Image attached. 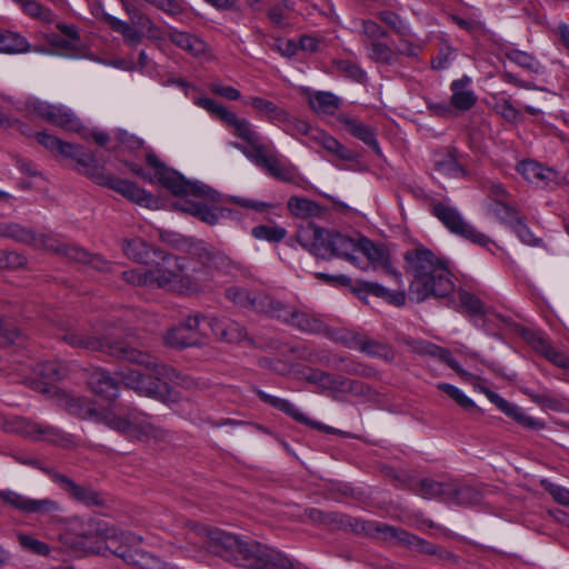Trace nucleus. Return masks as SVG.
Here are the masks:
<instances>
[{
    "instance_id": "14",
    "label": "nucleus",
    "mask_w": 569,
    "mask_h": 569,
    "mask_svg": "<svg viewBox=\"0 0 569 569\" xmlns=\"http://www.w3.org/2000/svg\"><path fill=\"white\" fill-rule=\"evenodd\" d=\"M0 497L8 505L26 513L54 516L61 511L60 505L49 498L32 499L14 491H3L0 493Z\"/></svg>"
},
{
    "instance_id": "33",
    "label": "nucleus",
    "mask_w": 569,
    "mask_h": 569,
    "mask_svg": "<svg viewBox=\"0 0 569 569\" xmlns=\"http://www.w3.org/2000/svg\"><path fill=\"white\" fill-rule=\"evenodd\" d=\"M482 188L492 197L497 204V213L505 217H513L515 209L506 202L509 193L506 188L498 181L486 180L482 183Z\"/></svg>"
},
{
    "instance_id": "27",
    "label": "nucleus",
    "mask_w": 569,
    "mask_h": 569,
    "mask_svg": "<svg viewBox=\"0 0 569 569\" xmlns=\"http://www.w3.org/2000/svg\"><path fill=\"white\" fill-rule=\"evenodd\" d=\"M517 171L530 183L548 184L556 178V171L545 168L533 160H525L517 167Z\"/></svg>"
},
{
    "instance_id": "28",
    "label": "nucleus",
    "mask_w": 569,
    "mask_h": 569,
    "mask_svg": "<svg viewBox=\"0 0 569 569\" xmlns=\"http://www.w3.org/2000/svg\"><path fill=\"white\" fill-rule=\"evenodd\" d=\"M168 37L177 47L181 48L193 57L203 56L209 50L207 43L202 39L188 32L171 30Z\"/></svg>"
},
{
    "instance_id": "47",
    "label": "nucleus",
    "mask_w": 569,
    "mask_h": 569,
    "mask_svg": "<svg viewBox=\"0 0 569 569\" xmlns=\"http://www.w3.org/2000/svg\"><path fill=\"white\" fill-rule=\"evenodd\" d=\"M368 387H366L362 382L356 380L345 379L342 377H335L333 387H331L330 392L345 393L350 392L353 395H367Z\"/></svg>"
},
{
    "instance_id": "62",
    "label": "nucleus",
    "mask_w": 569,
    "mask_h": 569,
    "mask_svg": "<svg viewBox=\"0 0 569 569\" xmlns=\"http://www.w3.org/2000/svg\"><path fill=\"white\" fill-rule=\"evenodd\" d=\"M541 483L558 503L569 507V489L548 480H542Z\"/></svg>"
},
{
    "instance_id": "4",
    "label": "nucleus",
    "mask_w": 569,
    "mask_h": 569,
    "mask_svg": "<svg viewBox=\"0 0 569 569\" xmlns=\"http://www.w3.org/2000/svg\"><path fill=\"white\" fill-rule=\"evenodd\" d=\"M66 408L72 416L102 422L109 428L137 440L163 442L168 438L164 430L152 425L146 415L137 411H131L127 418H122L117 412L116 407L98 410L89 399L74 397L66 401Z\"/></svg>"
},
{
    "instance_id": "20",
    "label": "nucleus",
    "mask_w": 569,
    "mask_h": 569,
    "mask_svg": "<svg viewBox=\"0 0 569 569\" xmlns=\"http://www.w3.org/2000/svg\"><path fill=\"white\" fill-rule=\"evenodd\" d=\"M226 297L239 307L267 315H269L271 310L270 302L274 301V299L268 296H256L240 287L228 288L226 290Z\"/></svg>"
},
{
    "instance_id": "41",
    "label": "nucleus",
    "mask_w": 569,
    "mask_h": 569,
    "mask_svg": "<svg viewBox=\"0 0 569 569\" xmlns=\"http://www.w3.org/2000/svg\"><path fill=\"white\" fill-rule=\"evenodd\" d=\"M288 209L292 214L301 218L319 217L322 212L318 203L299 197H291L289 199Z\"/></svg>"
},
{
    "instance_id": "15",
    "label": "nucleus",
    "mask_w": 569,
    "mask_h": 569,
    "mask_svg": "<svg viewBox=\"0 0 569 569\" xmlns=\"http://www.w3.org/2000/svg\"><path fill=\"white\" fill-rule=\"evenodd\" d=\"M224 116L227 118L224 124L229 128L232 134L248 144V147H244L239 143H234L237 149H239L248 159L251 152L261 151V148L264 144L261 142L260 136L253 130L249 120L246 118H239L234 112Z\"/></svg>"
},
{
    "instance_id": "10",
    "label": "nucleus",
    "mask_w": 569,
    "mask_h": 569,
    "mask_svg": "<svg viewBox=\"0 0 569 569\" xmlns=\"http://www.w3.org/2000/svg\"><path fill=\"white\" fill-rule=\"evenodd\" d=\"M27 111L36 118L43 119L54 126H58L64 130L79 131L80 121L77 116L62 104H50L48 102L31 99L26 103Z\"/></svg>"
},
{
    "instance_id": "11",
    "label": "nucleus",
    "mask_w": 569,
    "mask_h": 569,
    "mask_svg": "<svg viewBox=\"0 0 569 569\" xmlns=\"http://www.w3.org/2000/svg\"><path fill=\"white\" fill-rule=\"evenodd\" d=\"M271 303L269 316L274 317L298 330L309 333H318L323 329V323L315 316L297 310L292 307L284 306L282 302L274 300Z\"/></svg>"
},
{
    "instance_id": "57",
    "label": "nucleus",
    "mask_w": 569,
    "mask_h": 569,
    "mask_svg": "<svg viewBox=\"0 0 569 569\" xmlns=\"http://www.w3.org/2000/svg\"><path fill=\"white\" fill-rule=\"evenodd\" d=\"M460 306L471 315H480L483 311L481 301L472 293L460 290L458 292Z\"/></svg>"
},
{
    "instance_id": "56",
    "label": "nucleus",
    "mask_w": 569,
    "mask_h": 569,
    "mask_svg": "<svg viewBox=\"0 0 569 569\" xmlns=\"http://www.w3.org/2000/svg\"><path fill=\"white\" fill-rule=\"evenodd\" d=\"M22 9L27 14H29L32 18L40 19L44 22H52L53 17L49 9L43 8L40 3L33 0H26L22 1Z\"/></svg>"
},
{
    "instance_id": "32",
    "label": "nucleus",
    "mask_w": 569,
    "mask_h": 569,
    "mask_svg": "<svg viewBox=\"0 0 569 569\" xmlns=\"http://www.w3.org/2000/svg\"><path fill=\"white\" fill-rule=\"evenodd\" d=\"M60 485L62 489L69 493L70 497L86 506H98L102 502L96 491L87 487H81L73 482L71 479L61 477Z\"/></svg>"
},
{
    "instance_id": "48",
    "label": "nucleus",
    "mask_w": 569,
    "mask_h": 569,
    "mask_svg": "<svg viewBox=\"0 0 569 569\" xmlns=\"http://www.w3.org/2000/svg\"><path fill=\"white\" fill-rule=\"evenodd\" d=\"M360 351L372 357L385 359L387 361L395 359V352L389 346L375 340L363 339Z\"/></svg>"
},
{
    "instance_id": "26",
    "label": "nucleus",
    "mask_w": 569,
    "mask_h": 569,
    "mask_svg": "<svg viewBox=\"0 0 569 569\" xmlns=\"http://www.w3.org/2000/svg\"><path fill=\"white\" fill-rule=\"evenodd\" d=\"M88 383L94 393L108 400H112L118 396V382L103 369H96L91 373Z\"/></svg>"
},
{
    "instance_id": "21",
    "label": "nucleus",
    "mask_w": 569,
    "mask_h": 569,
    "mask_svg": "<svg viewBox=\"0 0 569 569\" xmlns=\"http://www.w3.org/2000/svg\"><path fill=\"white\" fill-rule=\"evenodd\" d=\"M357 253H362L369 261L367 266H359L361 269H367L369 264H372L375 268L381 266L397 282H401V274L391 268L383 250L377 247L369 239L363 237L359 238Z\"/></svg>"
},
{
    "instance_id": "9",
    "label": "nucleus",
    "mask_w": 569,
    "mask_h": 569,
    "mask_svg": "<svg viewBox=\"0 0 569 569\" xmlns=\"http://www.w3.org/2000/svg\"><path fill=\"white\" fill-rule=\"evenodd\" d=\"M432 212L452 233L463 237L481 247H487L492 243V240L488 236L478 231L465 220L456 208L445 203H437L433 206Z\"/></svg>"
},
{
    "instance_id": "13",
    "label": "nucleus",
    "mask_w": 569,
    "mask_h": 569,
    "mask_svg": "<svg viewBox=\"0 0 569 569\" xmlns=\"http://www.w3.org/2000/svg\"><path fill=\"white\" fill-rule=\"evenodd\" d=\"M378 530L385 533L386 538L393 539L400 543L407 545L413 550L426 555H436L445 561H456V557L451 552L438 548L437 546L429 543L426 540L418 538L402 529L391 526H382L379 527Z\"/></svg>"
},
{
    "instance_id": "18",
    "label": "nucleus",
    "mask_w": 569,
    "mask_h": 569,
    "mask_svg": "<svg viewBox=\"0 0 569 569\" xmlns=\"http://www.w3.org/2000/svg\"><path fill=\"white\" fill-rule=\"evenodd\" d=\"M328 236L329 230H323L313 223H308L299 229L297 238L299 243L312 254L327 258Z\"/></svg>"
},
{
    "instance_id": "34",
    "label": "nucleus",
    "mask_w": 569,
    "mask_h": 569,
    "mask_svg": "<svg viewBox=\"0 0 569 569\" xmlns=\"http://www.w3.org/2000/svg\"><path fill=\"white\" fill-rule=\"evenodd\" d=\"M308 101L315 112L322 114H332L341 106L340 98L327 91H317L309 94Z\"/></svg>"
},
{
    "instance_id": "49",
    "label": "nucleus",
    "mask_w": 569,
    "mask_h": 569,
    "mask_svg": "<svg viewBox=\"0 0 569 569\" xmlns=\"http://www.w3.org/2000/svg\"><path fill=\"white\" fill-rule=\"evenodd\" d=\"M503 219L511 223L513 231L525 244H539L540 240L536 238L530 229L523 223V221L516 216V212L513 213V217H505Z\"/></svg>"
},
{
    "instance_id": "52",
    "label": "nucleus",
    "mask_w": 569,
    "mask_h": 569,
    "mask_svg": "<svg viewBox=\"0 0 569 569\" xmlns=\"http://www.w3.org/2000/svg\"><path fill=\"white\" fill-rule=\"evenodd\" d=\"M127 199L136 202L142 207L149 208V209H157L158 208V200L154 199L150 193H148L146 190L139 188L136 183H131V188L129 189V193L127 196Z\"/></svg>"
},
{
    "instance_id": "8",
    "label": "nucleus",
    "mask_w": 569,
    "mask_h": 569,
    "mask_svg": "<svg viewBox=\"0 0 569 569\" xmlns=\"http://www.w3.org/2000/svg\"><path fill=\"white\" fill-rule=\"evenodd\" d=\"M140 541L141 538L131 532H121L119 537H107V548L127 563L140 569H179L177 566L167 563L144 550L136 549L134 547Z\"/></svg>"
},
{
    "instance_id": "5",
    "label": "nucleus",
    "mask_w": 569,
    "mask_h": 569,
    "mask_svg": "<svg viewBox=\"0 0 569 569\" xmlns=\"http://www.w3.org/2000/svg\"><path fill=\"white\" fill-rule=\"evenodd\" d=\"M123 279L134 286L157 287L167 290L183 291L191 287V280L184 272L183 259L166 254L149 270H129L122 272Z\"/></svg>"
},
{
    "instance_id": "46",
    "label": "nucleus",
    "mask_w": 569,
    "mask_h": 569,
    "mask_svg": "<svg viewBox=\"0 0 569 569\" xmlns=\"http://www.w3.org/2000/svg\"><path fill=\"white\" fill-rule=\"evenodd\" d=\"M17 539L21 548L27 552L38 556H47L50 552V548L47 543L31 535L19 532L17 533Z\"/></svg>"
},
{
    "instance_id": "1",
    "label": "nucleus",
    "mask_w": 569,
    "mask_h": 569,
    "mask_svg": "<svg viewBox=\"0 0 569 569\" xmlns=\"http://www.w3.org/2000/svg\"><path fill=\"white\" fill-rule=\"evenodd\" d=\"M61 339L73 348L89 351H101L120 360L143 366L150 371L144 375L134 369H124L117 372L122 385L140 396L163 400L168 393V382L182 387H190L191 380L179 373L174 368L159 363L147 352H142L122 341H111L109 336H92L77 328H69Z\"/></svg>"
},
{
    "instance_id": "19",
    "label": "nucleus",
    "mask_w": 569,
    "mask_h": 569,
    "mask_svg": "<svg viewBox=\"0 0 569 569\" xmlns=\"http://www.w3.org/2000/svg\"><path fill=\"white\" fill-rule=\"evenodd\" d=\"M359 238V234L351 237L340 232L329 231L327 257L339 256L358 264L357 247Z\"/></svg>"
},
{
    "instance_id": "2",
    "label": "nucleus",
    "mask_w": 569,
    "mask_h": 569,
    "mask_svg": "<svg viewBox=\"0 0 569 569\" xmlns=\"http://www.w3.org/2000/svg\"><path fill=\"white\" fill-rule=\"evenodd\" d=\"M172 530L176 547L190 556L207 549L249 569H297L281 551L258 541H243L217 528L187 522Z\"/></svg>"
},
{
    "instance_id": "55",
    "label": "nucleus",
    "mask_w": 569,
    "mask_h": 569,
    "mask_svg": "<svg viewBox=\"0 0 569 569\" xmlns=\"http://www.w3.org/2000/svg\"><path fill=\"white\" fill-rule=\"evenodd\" d=\"M438 388L463 409H470L475 407V402L468 398L459 388L446 382L438 383Z\"/></svg>"
},
{
    "instance_id": "39",
    "label": "nucleus",
    "mask_w": 569,
    "mask_h": 569,
    "mask_svg": "<svg viewBox=\"0 0 569 569\" xmlns=\"http://www.w3.org/2000/svg\"><path fill=\"white\" fill-rule=\"evenodd\" d=\"M121 246L124 256L129 259L138 263H146L148 261L150 256V247L143 239H124Z\"/></svg>"
},
{
    "instance_id": "42",
    "label": "nucleus",
    "mask_w": 569,
    "mask_h": 569,
    "mask_svg": "<svg viewBox=\"0 0 569 569\" xmlns=\"http://www.w3.org/2000/svg\"><path fill=\"white\" fill-rule=\"evenodd\" d=\"M429 356L436 357L443 361L447 366H449L452 370H455L461 378H463L467 381L477 380L479 381V378H476L470 372L463 370L459 362L452 357L451 352L445 348H441L439 346L428 347Z\"/></svg>"
},
{
    "instance_id": "44",
    "label": "nucleus",
    "mask_w": 569,
    "mask_h": 569,
    "mask_svg": "<svg viewBox=\"0 0 569 569\" xmlns=\"http://www.w3.org/2000/svg\"><path fill=\"white\" fill-rule=\"evenodd\" d=\"M251 234L258 240L280 242L287 236V230L278 224H259L252 228Z\"/></svg>"
},
{
    "instance_id": "63",
    "label": "nucleus",
    "mask_w": 569,
    "mask_h": 569,
    "mask_svg": "<svg viewBox=\"0 0 569 569\" xmlns=\"http://www.w3.org/2000/svg\"><path fill=\"white\" fill-rule=\"evenodd\" d=\"M455 58V50L445 44L440 48L437 57L431 61L433 69H446L451 64V61Z\"/></svg>"
},
{
    "instance_id": "40",
    "label": "nucleus",
    "mask_w": 569,
    "mask_h": 569,
    "mask_svg": "<svg viewBox=\"0 0 569 569\" xmlns=\"http://www.w3.org/2000/svg\"><path fill=\"white\" fill-rule=\"evenodd\" d=\"M22 431L28 437L44 439L56 443H59L64 439V436L57 428L42 426L36 422H27Z\"/></svg>"
},
{
    "instance_id": "3",
    "label": "nucleus",
    "mask_w": 569,
    "mask_h": 569,
    "mask_svg": "<svg viewBox=\"0 0 569 569\" xmlns=\"http://www.w3.org/2000/svg\"><path fill=\"white\" fill-rule=\"evenodd\" d=\"M403 260L405 269L412 278L409 286L411 300L421 302L429 297L445 298L455 290L447 261L425 246L407 250Z\"/></svg>"
},
{
    "instance_id": "31",
    "label": "nucleus",
    "mask_w": 569,
    "mask_h": 569,
    "mask_svg": "<svg viewBox=\"0 0 569 569\" xmlns=\"http://www.w3.org/2000/svg\"><path fill=\"white\" fill-rule=\"evenodd\" d=\"M357 292H365V293L373 295L376 297L382 298L383 300H386L395 306H403L406 302V293L403 290L391 291L376 282H369V281L359 282Z\"/></svg>"
},
{
    "instance_id": "35",
    "label": "nucleus",
    "mask_w": 569,
    "mask_h": 569,
    "mask_svg": "<svg viewBox=\"0 0 569 569\" xmlns=\"http://www.w3.org/2000/svg\"><path fill=\"white\" fill-rule=\"evenodd\" d=\"M520 390L543 410L563 411L568 408V402L565 398L551 392L537 393L528 388H521Z\"/></svg>"
},
{
    "instance_id": "7",
    "label": "nucleus",
    "mask_w": 569,
    "mask_h": 569,
    "mask_svg": "<svg viewBox=\"0 0 569 569\" xmlns=\"http://www.w3.org/2000/svg\"><path fill=\"white\" fill-rule=\"evenodd\" d=\"M147 163L154 170L153 180L161 183L176 196H193L211 203L220 199V194L210 187L198 181H188L177 171L171 170L162 163L158 157L150 152L147 154Z\"/></svg>"
},
{
    "instance_id": "16",
    "label": "nucleus",
    "mask_w": 569,
    "mask_h": 569,
    "mask_svg": "<svg viewBox=\"0 0 569 569\" xmlns=\"http://www.w3.org/2000/svg\"><path fill=\"white\" fill-rule=\"evenodd\" d=\"M249 159L280 181L290 182L296 177L295 169L287 166L278 154L269 153L266 146L261 151L251 152Z\"/></svg>"
},
{
    "instance_id": "36",
    "label": "nucleus",
    "mask_w": 569,
    "mask_h": 569,
    "mask_svg": "<svg viewBox=\"0 0 569 569\" xmlns=\"http://www.w3.org/2000/svg\"><path fill=\"white\" fill-rule=\"evenodd\" d=\"M452 490L451 482H438L428 478L421 479L413 489L415 493L422 498L430 499L441 497L446 500H448V496Z\"/></svg>"
},
{
    "instance_id": "50",
    "label": "nucleus",
    "mask_w": 569,
    "mask_h": 569,
    "mask_svg": "<svg viewBox=\"0 0 569 569\" xmlns=\"http://www.w3.org/2000/svg\"><path fill=\"white\" fill-rule=\"evenodd\" d=\"M507 57L513 63L525 69H528L535 73H539L542 70V67L539 63V61L536 60L532 56L528 54L527 52L511 50L510 52L507 53Z\"/></svg>"
},
{
    "instance_id": "22",
    "label": "nucleus",
    "mask_w": 569,
    "mask_h": 569,
    "mask_svg": "<svg viewBox=\"0 0 569 569\" xmlns=\"http://www.w3.org/2000/svg\"><path fill=\"white\" fill-rule=\"evenodd\" d=\"M339 122L343 126L345 130L352 137L361 140L368 147L372 148L378 154L381 152L379 143L376 139V129L363 123L358 118L341 114L338 118Z\"/></svg>"
},
{
    "instance_id": "30",
    "label": "nucleus",
    "mask_w": 569,
    "mask_h": 569,
    "mask_svg": "<svg viewBox=\"0 0 569 569\" xmlns=\"http://www.w3.org/2000/svg\"><path fill=\"white\" fill-rule=\"evenodd\" d=\"M31 51V44L22 34L0 29V52L8 54H20Z\"/></svg>"
},
{
    "instance_id": "60",
    "label": "nucleus",
    "mask_w": 569,
    "mask_h": 569,
    "mask_svg": "<svg viewBox=\"0 0 569 569\" xmlns=\"http://www.w3.org/2000/svg\"><path fill=\"white\" fill-rule=\"evenodd\" d=\"M271 406L273 408L287 413L288 416L292 417L297 421L308 422L305 415L301 413L290 401H288L286 399L274 397Z\"/></svg>"
},
{
    "instance_id": "45",
    "label": "nucleus",
    "mask_w": 569,
    "mask_h": 569,
    "mask_svg": "<svg viewBox=\"0 0 569 569\" xmlns=\"http://www.w3.org/2000/svg\"><path fill=\"white\" fill-rule=\"evenodd\" d=\"M37 141L54 154L62 157H64V154H71L72 143L64 142L47 132L37 133Z\"/></svg>"
},
{
    "instance_id": "29",
    "label": "nucleus",
    "mask_w": 569,
    "mask_h": 569,
    "mask_svg": "<svg viewBox=\"0 0 569 569\" xmlns=\"http://www.w3.org/2000/svg\"><path fill=\"white\" fill-rule=\"evenodd\" d=\"M470 78L463 77L451 83V103L459 110H469L477 102V97L469 87Z\"/></svg>"
},
{
    "instance_id": "37",
    "label": "nucleus",
    "mask_w": 569,
    "mask_h": 569,
    "mask_svg": "<svg viewBox=\"0 0 569 569\" xmlns=\"http://www.w3.org/2000/svg\"><path fill=\"white\" fill-rule=\"evenodd\" d=\"M368 57L379 63L393 64L398 60L396 49L381 40L369 41L366 44Z\"/></svg>"
},
{
    "instance_id": "53",
    "label": "nucleus",
    "mask_w": 569,
    "mask_h": 569,
    "mask_svg": "<svg viewBox=\"0 0 569 569\" xmlns=\"http://www.w3.org/2000/svg\"><path fill=\"white\" fill-rule=\"evenodd\" d=\"M380 19L388 24L399 37H408L411 34L409 26L395 12L382 11Z\"/></svg>"
},
{
    "instance_id": "6",
    "label": "nucleus",
    "mask_w": 569,
    "mask_h": 569,
    "mask_svg": "<svg viewBox=\"0 0 569 569\" xmlns=\"http://www.w3.org/2000/svg\"><path fill=\"white\" fill-rule=\"evenodd\" d=\"M0 238L9 239L16 242L24 243V244H40L48 250H52L59 254H62L71 260L90 263L96 269H103L106 266V261L100 256H91L88 251L82 248L67 244V243H48V238L44 236L36 237L31 229L27 227L13 222V221H4L0 222Z\"/></svg>"
},
{
    "instance_id": "64",
    "label": "nucleus",
    "mask_w": 569,
    "mask_h": 569,
    "mask_svg": "<svg viewBox=\"0 0 569 569\" xmlns=\"http://www.w3.org/2000/svg\"><path fill=\"white\" fill-rule=\"evenodd\" d=\"M312 141H315L317 144L321 146L329 153L335 151L339 144V141L336 138H333L332 136H330L329 133H327L322 130H316L312 133Z\"/></svg>"
},
{
    "instance_id": "38",
    "label": "nucleus",
    "mask_w": 569,
    "mask_h": 569,
    "mask_svg": "<svg viewBox=\"0 0 569 569\" xmlns=\"http://www.w3.org/2000/svg\"><path fill=\"white\" fill-rule=\"evenodd\" d=\"M104 21L117 32L121 33L124 41L131 46H137L142 40V34L132 24L122 21L111 14H103Z\"/></svg>"
},
{
    "instance_id": "51",
    "label": "nucleus",
    "mask_w": 569,
    "mask_h": 569,
    "mask_svg": "<svg viewBox=\"0 0 569 569\" xmlns=\"http://www.w3.org/2000/svg\"><path fill=\"white\" fill-rule=\"evenodd\" d=\"M38 373L48 381H57L67 376V369L60 362L48 361L39 365Z\"/></svg>"
},
{
    "instance_id": "12",
    "label": "nucleus",
    "mask_w": 569,
    "mask_h": 569,
    "mask_svg": "<svg viewBox=\"0 0 569 569\" xmlns=\"http://www.w3.org/2000/svg\"><path fill=\"white\" fill-rule=\"evenodd\" d=\"M202 318L188 317L179 326L172 327L163 336V341L168 347L183 349L197 346L201 342L204 332L201 329Z\"/></svg>"
},
{
    "instance_id": "59",
    "label": "nucleus",
    "mask_w": 569,
    "mask_h": 569,
    "mask_svg": "<svg viewBox=\"0 0 569 569\" xmlns=\"http://www.w3.org/2000/svg\"><path fill=\"white\" fill-rule=\"evenodd\" d=\"M102 180L103 181H100L98 184L107 186V187L111 188L112 190L122 194L124 198H127V196L129 193V189L131 188V183H132L131 181L116 178L109 172H106Z\"/></svg>"
},
{
    "instance_id": "58",
    "label": "nucleus",
    "mask_w": 569,
    "mask_h": 569,
    "mask_svg": "<svg viewBox=\"0 0 569 569\" xmlns=\"http://www.w3.org/2000/svg\"><path fill=\"white\" fill-rule=\"evenodd\" d=\"M216 249L211 248L202 241H194L190 244V253L201 261L203 264L209 266Z\"/></svg>"
},
{
    "instance_id": "43",
    "label": "nucleus",
    "mask_w": 569,
    "mask_h": 569,
    "mask_svg": "<svg viewBox=\"0 0 569 569\" xmlns=\"http://www.w3.org/2000/svg\"><path fill=\"white\" fill-rule=\"evenodd\" d=\"M451 488L453 490L449 493L448 501L457 505H475L481 500L480 492L472 487H460L457 483L451 482Z\"/></svg>"
},
{
    "instance_id": "54",
    "label": "nucleus",
    "mask_w": 569,
    "mask_h": 569,
    "mask_svg": "<svg viewBox=\"0 0 569 569\" xmlns=\"http://www.w3.org/2000/svg\"><path fill=\"white\" fill-rule=\"evenodd\" d=\"M27 259L20 252L0 250V269L16 270L23 268Z\"/></svg>"
},
{
    "instance_id": "25",
    "label": "nucleus",
    "mask_w": 569,
    "mask_h": 569,
    "mask_svg": "<svg viewBox=\"0 0 569 569\" xmlns=\"http://www.w3.org/2000/svg\"><path fill=\"white\" fill-rule=\"evenodd\" d=\"M64 157L74 159L82 167V173L96 183L103 181L102 179L107 171L98 166L93 156L84 151L82 147L72 144L71 154H64Z\"/></svg>"
},
{
    "instance_id": "61",
    "label": "nucleus",
    "mask_w": 569,
    "mask_h": 569,
    "mask_svg": "<svg viewBox=\"0 0 569 569\" xmlns=\"http://www.w3.org/2000/svg\"><path fill=\"white\" fill-rule=\"evenodd\" d=\"M271 406L273 408L287 413L288 416L292 417L297 421L308 422L305 415L301 413L290 401H288L286 399L274 397Z\"/></svg>"
},
{
    "instance_id": "24",
    "label": "nucleus",
    "mask_w": 569,
    "mask_h": 569,
    "mask_svg": "<svg viewBox=\"0 0 569 569\" xmlns=\"http://www.w3.org/2000/svg\"><path fill=\"white\" fill-rule=\"evenodd\" d=\"M173 206L176 209L188 212L209 226H214L219 221L220 214L218 207L208 206L201 201L188 200H179L174 202Z\"/></svg>"
},
{
    "instance_id": "17",
    "label": "nucleus",
    "mask_w": 569,
    "mask_h": 569,
    "mask_svg": "<svg viewBox=\"0 0 569 569\" xmlns=\"http://www.w3.org/2000/svg\"><path fill=\"white\" fill-rule=\"evenodd\" d=\"M475 387L480 392H482L488 398V400L490 402L496 405V407L500 411H502L508 417L512 418L519 425H521V426H523L526 428H530V429H539V428L543 427L542 422H540V421L536 420L535 418L528 416L527 413L523 412V410L520 407H518L515 403H511V402L507 401L506 399L500 397L495 391L488 389L487 387L480 386V385H475Z\"/></svg>"
},
{
    "instance_id": "23",
    "label": "nucleus",
    "mask_w": 569,
    "mask_h": 569,
    "mask_svg": "<svg viewBox=\"0 0 569 569\" xmlns=\"http://www.w3.org/2000/svg\"><path fill=\"white\" fill-rule=\"evenodd\" d=\"M202 321L210 327L216 337L223 341L237 342L246 337L244 329L239 323L231 320L202 317Z\"/></svg>"
}]
</instances>
